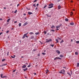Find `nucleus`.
I'll return each mask as SVG.
<instances>
[{
    "mask_svg": "<svg viewBox=\"0 0 79 79\" xmlns=\"http://www.w3.org/2000/svg\"><path fill=\"white\" fill-rule=\"evenodd\" d=\"M28 15H32V14H33V13L32 12H28Z\"/></svg>",
    "mask_w": 79,
    "mask_h": 79,
    "instance_id": "nucleus-10",
    "label": "nucleus"
},
{
    "mask_svg": "<svg viewBox=\"0 0 79 79\" xmlns=\"http://www.w3.org/2000/svg\"><path fill=\"white\" fill-rule=\"evenodd\" d=\"M59 73L61 74H64L65 73V70L64 69H62L60 70V72H59Z\"/></svg>",
    "mask_w": 79,
    "mask_h": 79,
    "instance_id": "nucleus-1",
    "label": "nucleus"
},
{
    "mask_svg": "<svg viewBox=\"0 0 79 79\" xmlns=\"http://www.w3.org/2000/svg\"><path fill=\"white\" fill-rule=\"evenodd\" d=\"M37 56H40V54H38Z\"/></svg>",
    "mask_w": 79,
    "mask_h": 79,
    "instance_id": "nucleus-51",
    "label": "nucleus"
},
{
    "mask_svg": "<svg viewBox=\"0 0 79 79\" xmlns=\"http://www.w3.org/2000/svg\"><path fill=\"white\" fill-rule=\"evenodd\" d=\"M56 28H59L60 27H59V26H56Z\"/></svg>",
    "mask_w": 79,
    "mask_h": 79,
    "instance_id": "nucleus-43",
    "label": "nucleus"
},
{
    "mask_svg": "<svg viewBox=\"0 0 79 79\" xmlns=\"http://www.w3.org/2000/svg\"><path fill=\"white\" fill-rule=\"evenodd\" d=\"M47 5H45L44 6V8H46V7H47Z\"/></svg>",
    "mask_w": 79,
    "mask_h": 79,
    "instance_id": "nucleus-29",
    "label": "nucleus"
},
{
    "mask_svg": "<svg viewBox=\"0 0 79 79\" xmlns=\"http://www.w3.org/2000/svg\"><path fill=\"white\" fill-rule=\"evenodd\" d=\"M23 70L24 71H27V68H26V69H23Z\"/></svg>",
    "mask_w": 79,
    "mask_h": 79,
    "instance_id": "nucleus-16",
    "label": "nucleus"
},
{
    "mask_svg": "<svg viewBox=\"0 0 79 79\" xmlns=\"http://www.w3.org/2000/svg\"><path fill=\"white\" fill-rule=\"evenodd\" d=\"M34 36H31L30 37V39H34Z\"/></svg>",
    "mask_w": 79,
    "mask_h": 79,
    "instance_id": "nucleus-13",
    "label": "nucleus"
},
{
    "mask_svg": "<svg viewBox=\"0 0 79 79\" xmlns=\"http://www.w3.org/2000/svg\"><path fill=\"white\" fill-rule=\"evenodd\" d=\"M60 58H63V56L62 55H60Z\"/></svg>",
    "mask_w": 79,
    "mask_h": 79,
    "instance_id": "nucleus-18",
    "label": "nucleus"
},
{
    "mask_svg": "<svg viewBox=\"0 0 79 79\" xmlns=\"http://www.w3.org/2000/svg\"><path fill=\"white\" fill-rule=\"evenodd\" d=\"M39 4H37V6H39Z\"/></svg>",
    "mask_w": 79,
    "mask_h": 79,
    "instance_id": "nucleus-64",
    "label": "nucleus"
},
{
    "mask_svg": "<svg viewBox=\"0 0 79 79\" xmlns=\"http://www.w3.org/2000/svg\"><path fill=\"white\" fill-rule=\"evenodd\" d=\"M26 9H27L28 10H30V9H29V8L28 9V8H27V7H26Z\"/></svg>",
    "mask_w": 79,
    "mask_h": 79,
    "instance_id": "nucleus-46",
    "label": "nucleus"
},
{
    "mask_svg": "<svg viewBox=\"0 0 79 79\" xmlns=\"http://www.w3.org/2000/svg\"><path fill=\"white\" fill-rule=\"evenodd\" d=\"M62 42H64V41L63 40H62L60 42V44L62 43Z\"/></svg>",
    "mask_w": 79,
    "mask_h": 79,
    "instance_id": "nucleus-28",
    "label": "nucleus"
},
{
    "mask_svg": "<svg viewBox=\"0 0 79 79\" xmlns=\"http://www.w3.org/2000/svg\"><path fill=\"white\" fill-rule=\"evenodd\" d=\"M76 43L77 44H79V41H76Z\"/></svg>",
    "mask_w": 79,
    "mask_h": 79,
    "instance_id": "nucleus-33",
    "label": "nucleus"
},
{
    "mask_svg": "<svg viewBox=\"0 0 79 79\" xmlns=\"http://www.w3.org/2000/svg\"><path fill=\"white\" fill-rule=\"evenodd\" d=\"M3 74H1V78H5V77H7V76H3Z\"/></svg>",
    "mask_w": 79,
    "mask_h": 79,
    "instance_id": "nucleus-4",
    "label": "nucleus"
},
{
    "mask_svg": "<svg viewBox=\"0 0 79 79\" xmlns=\"http://www.w3.org/2000/svg\"><path fill=\"white\" fill-rule=\"evenodd\" d=\"M65 20L66 21H68V19L66 18L65 19Z\"/></svg>",
    "mask_w": 79,
    "mask_h": 79,
    "instance_id": "nucleus-23",
    "label": "nucleus"
},
{
    "mask_svg": "<svg viewBox=\"0 0 79 79\" xmlns=\"http://www.w3.org/2000/svg\"><path fill=\"white\" fill-rule=\"evenodd\" d=\"M9 32H10V31H6V33L7 34H8V33Z\"/></svg>",
    "mask_w": 79,
    "mask_h": 79,
    "instance_id": "nucleus-34",
    "label": "nucleus"
},
{
    "mask_svg": "<svg viewBox=\"0 0 79 79\" xmlns=\"http://www.w3.org/2000/svg\"><path fill=\"white\" fill-rule=\"evenodd\" d=\"M17 12V10H16L15 12H14V13H16Z\"/></svg>",
    "mask_w": 79,
    "mask_h": 79,
    "instance_id": "nucleus-39",
    "label": "nucleus"
},
{
    "mask_svg": "<svg viewBox=\"0 0 79 79\" xmlns=\"http://www.w3.org/2000/svg\"><path fill=\"white\" fill-rule=\"evenodd\" d=\"M25 37H27V38H28V36H27V35H26L25 36Z\"/></svg>",
    "mask_w": 79,
    "mask_h": 79,
    "instance_id": "nucleus-54",
    "label": "nucleus"
},
{
    "mask_svg": "<svg viewBox=\"0 0 79 79\" xmlns=\"http://www.w3.org/2000/svg\"><path fill=\"white\" fill-rule=\"evenodd\" d=\"M50 46H51L52 47H54V44H50Z\"/></svg>",
    "mask_w": 79,
    "mask_h": 79,
    "instance_id": "nucleus-21",
    "label": "nucleus"
},
{
    "mask_svg": "<svg viewBox=\"0 0 79 79\" xmlns=\"http://www.w3.org/2000/svg\"><path fill=\"white\" fill-rule=\"evenodd\" d=\"M56 52L57 53H58V54H60V52L58 50H56Z\"/></svg>",
    "mask_w": 79,
    "mask_h": 79,
    "instance_id": "nucleus-7",
    "label": "nucleus"
},
{
    "mask_svg": "<svg viewBox=\"0 0 79 79\" xmlns=\"http://www.w3.org/2000/svg\"><path fill=\"white\" fill-rule=\"evenodd\" d=\"M11 20V19H8L7 20V22L8 23V22H9L10 21V20Z\"/></svg>",
    "mask_w": 79,
    "mask_h": 79,
    "instance_id": "nucleus-14",
    "label": "nucleus"
},
{
    "mask_svg": "<svg viewBox=\"0 0 79 79\" xmlns=\"http://www.w3.org/2000/svg\"><path fill=\"white\" fill-rule=\"evenodd\" d=\"M19 27H21V23H19Z\"/></svg>",
    "mask_w": 79,
    "mask_h": 79,
    "instance_id": "nucleus-19",
    "label": "nucleus"
},
{
    "mask_svg": "<svg viewBox=\"0 0 79 79\" xmlns=\"http://www.w3.org/2000/svg\"><path fill=\"white\" fill-rule=\"evenodd\" d=\"M56 59H59V60H61V58H60L59 57H56L54 59V60H56Z\"/></svg>",
    "mask_w": 79,
    "mask_h": 79,
    "instance_id": "nucleus-5",
    "label": "nucleus"
},
{
    "mask_svg": "<svg viewBox=\"0 0 79 79\" xmlns=\"http://www.w3.org/2000/svg\"><path fill=\"white\" fill-rule=\"evenodd\" d=\"M29 34L30 35H32L34 34V33H33L32 32H30L29 33Z\"/></svg>",
    "mask_w": 79,
    "mask_h": 79,
    "instance_id": "nucleus-15",
    "label": "nucleus"
},
{
    "mask_svg": "<svg viewBox=\"0 0 79 79\" xmlns=\"http://www.w3.org/2000/svg\"><path fill=\"white\" fill-rule=\"evenodd\" d=\"M26 36V35H25L24 34L23 35V39H24V38H25V37Z\"/></svg>",
    "mask_w": 79,
    "mask_h": 79,
    "instance_id": "nucleus-24",
    "label": "nucleus"
},
{
    "mask_svg": "<svg viewBox=\"0 0 79 79\" xmlns=\"http://www.w3.org/2000/svg\"><path fill=\"white\" fill-rule=\"evenodd\" d=\"M37 7H36V8H35V10H37Z\"/></svg>",
    "mask_w": 79,
    "mask_h": 79,
    "instance_id": "nucleus-58",
    "label": "nucleus"
},
{
    "mask_svg": "<svg viewBox=\"0 0 79 79\" xmlns=\"http://www.w3.org/2000/svg\"><path fill=\"white\" fill-rule=\"evenodd\" d=\"M58 10H60V9H61V6L60 5H59L58 6Z\"/></svg>",
    "mask_w": 79,
    "mask_h": 79,
    "instance_id": "nucleus-9",
    "label": "nucleus"
},
{
    "mask_svg": "<svg viewBox=\"0 0 79 79\" xmlns=\"http://www.w3.org/2000/svg\"><path fill=\"white\" fill-rule=\"evenodd\" d=\"M28 23H27V22H26L24 24L23 26H26V25H27Z\"/></svg>",
    "mask_w": 79,
    "mask_h": 79,
    "instance_id": "nucleus-6",
    "label": "nucleus"
},
{
    "mask_svg": "<svg viewBox=\"0 0 79 79\" xmlns=\"http://www.w3.org/2000/svg\"><path fill=\"white\" fill-rule=\"evenodd\" d=\"M53 4L52 3H51L50 4H49L48 6H49L48 7V8H53Z\"/></svg>",
    "mask_w": 79,
    "mask_h": 79,
    "instance_id": "nucleus-2",
    "label": "nucleus"
},
{
    "mask_svg": "<svg viewBox=\"0 0 79 79\" xmlns=\"http://www.w3.org/2000/svg\"><path fill=\"white\" fill-rule=\"evenodd\" d=\"M70 25H71L72 26H73L74 24V23H73V22H72L69 23Z\"/></svg>",
    "mask_w": 79,
    "mask_h": 79,
    "instance_id": "nucleus-8",
    "label": "nucleus"
},
{
    "mask_svg": "<svg viewBox=\"0 0 79 79\" xmlns=\"http://www.w3.org/2000/svg\"><path fill=\"white\" fill-rule=\"evenodd\" d=\"M16 71V70H13V72H15Z\"/></svg>",
    "mask_w": 79,
    "mask_h": 79,
    "instance_id": "nucleus-59",
    "label": "nucleus"
},
{
    "mask_svg": "<svg viewBox=\"0 0 79 79\" xmlns=\"http://www.w3.org/2000/svg\"><path fill=\"white\" fill-rule=\"evenodd\" d=\"M75 55H78V52H75Z\"/></svg>",
    "mask_w": 79,
    "mask_h": 79,
    "instance_id": "nucleus-27",
    "label": "nucleus"
},
{
    "mask_svg": "<svg viewBox=\"0 0 79 79\" xmlns=\"http://www.w3.org/2000/svg\"><path fill=\"white\" fill-rule=\"evenodd\" d=\"M28 68H29V67H31V65L29 64L27 66Z\"/></svg>",
    "mask_w": 79,
    "mask_h": 79,
    "instance_id": "nucleus-36",
    "label": "nucleus"
},
{
    "mask_svg": "<svg viewBox=\"0 0 79 79\" xmlns=\"http://www.w3.org/2000/svg\"><path fill=\"white\" fill-rule=\"evenodd\" d=\"M11 57L12 58H15V57L13 56H11Z\"/></svg>",
    "mask_w": 79,
    "mask_h": 79,
    "instance_id": "nucleus-45",
    "label": "nucleus"
},
{
    "mask_svg": "<svg viewBox=\"0 0 79 79\" xmlns=\"http://www.w3.org/2000/svg\"><path fill=\"white\" fill-rule=\"evenodd\" d=\"M25 35H27V33H26L25 34H24Z\"/></svg>",
    "mask_w": 79,
    "mask_h": 79,
    "instance_id": "nucleus-49",
    "label": "nucleus"
},
{
    "mask_svg": "<svg viewBox=\"0 0 79 79\" xmlns=\"http://www.w3.org/2000/svg\"><path fill=\"white\" fill-rule=\"evenodd\" d=\"M46 40H47L46 41V43H48L50 42H52V39H51L48 40V39H46Z\"/></svg>",
    "mask_w": 79,
    "mask_h": 79,
    "instance_id": "nucleus-3",
    "label": "nucleus"
},
{
    "mask_svg": "<svg viewBox=\"0 0 79 79\" xmlns=\"http://www.w3.org/2000/svg\"><path fill=\"white\" fill-rule=\"evenodd\" d=\"M51 31H52V32H55V30H51Z\"/></svg>",
    "mask_w": 79,
    "mask_h": 79,
    "instance_id": "nucleus-40",
    "label": "nucleus"
},
{
    "mask_svg": "<svg viewBox=\"0 0 79 79\" xmlns=\"http://www.w3.org/2000/svg\"><path fill=\"white\" fill-rule=\"evenodd\" d=\"M5 60H6L5 59H2V61H5Z\"/></svg>",
    "mask_w": 79,
    "mask_h": 79,
    "instance_id": "nucleus-32",
    "label": "nucleus"
},
{
    "mask_svg": "<svg viewBox=\"0 0 79 79\" xmlns=\"http://www.w3.org/2000/svg\"><path fill=\"white\" fill-rule=\"evenodd\" d=\"M3 19H2V18H0V21H2V20Z\"/></svg>",
    "mask_w": 79,
    "mask_h": 79,
    "instance_id": "nucleus-57",
    "label": "nucleus"
},
{
    "mask_svg": "<svg viewBox=\"0 0 79 79\" xmlns=\"http://www.w3.org/2000/svg\"><path fill=\"white\" fill-rule=\"evenodd\" d=\"M44 34H47V32L45 31H44Z\"/></svg>",
    "mask_w": 79,
    "mask_h": 79,
    "instance_id": "nucleus-31",
    "label": "nucleus"
},
{
    "mask_svg": "<svg viewBox=\"0 0 79 79\" xmlns=\"http://www.w3.org/2000/svg\"><path fill=\"white\" fill-rule=\"evenodd\" d=\"M37 2V0H35L34 1V2Z\"/></svg>",
    "mask_w": 79,
    "mask_h": 79,
    "instance_id": "nucleus-55",
    "label": "nucleus"
},
{
    "mask_svg": "<svg viewBox=\"0 0 79 79\" xmlns=\"http://www.w3.org/2000/svg\"><path fill=\"white\" fill-rule=\"evenodd\" d=\"M42 54L43 55H46V53L43 52L42 53Z\"/></svg>",
    "mask_w": 79,
    "mask_h": 79,
    "instance_id": "nucleus-25",
    "label": "nucleus"
},
{
    "mask_svg": "<svg viewBox=\"0 0 79 79\" xmlns=\"http://www.w3.org/2000/svg\"><path fill=\"white\" fill-rule=\"evenodd\" d=\"M56 30H57V31H59V29H58V28H56Z\"/></svg>",
    "mask_w": 79,
    "mask_h": 79,
    "instance_id": "nucleus-53",
    "label": "nucleus"
},
{
    "mask_svg": "<svg viewBox=\"0 0 79 79\" xmlns=\"http://www.w3.org/2000/svg\"><path fill=\"white\" fill-rule=\"evenodd\" d=\"M57 38H58V39H59V40H61V38H60L58 37Z\"/></svg>",
    "mask_w": 79,
    "mask_h": 79,
    "instance_id": "nucleus-38",
    "label": "nucleus"
},
{
    "mask_svg": "<svg viewBox=\"0 0 79 79\" xmlns=\"http://www.w3.org/2000/svg\"><path fill=\"white\" fill-rule=\"evenodd\" d=\"M77 67H79V63H77Z\"/></svg>",
    "mask_w": 79,
    "mask_h": 79,
    "instance_id": "nucleus-30",
    "label": "nucleus"
},
{
    "mask_svg": "<svg viewBox=\"0 0 79 79\" xmlns=\"http://www.w3.org/2000/svg\"><path fill=\"white\" fill-rule=\"evenodd\" d=\"M67 74H69V76H71V75L69 73H67Z\"/></svg>",
    "mask_w": 79,
    "mask_h": 79,
    "instance_id": "nucleus-26",
    "label": "nucleus"
},
{
    "mask_svg": "<svg viewBox=\"0 0 79 79\" xmlns=\"http://www.w3.org/2000/svg\"><path fill=\"white\" fill-rule=\"evenodd\" d=\"M48 72H49V70H48V69H47L46 74H47V73H48Z\"/></svg>",
    "mask_w": 79,
    "mask_h": 79,
    "instance_id": "nucleus-20",
    "label": "nucleus"
},
{
    "mask_svg": "<svg viewBox=\"0 0 79 79\" xmlns=\"http://www.w3.org/2000/svg\"><path fill=\"white\" fill-rule=\"evenodd\" d=\"M23 15H24V16H26V14H23Z\"/></svg>",
    "mask_w": 79,
    "mask_h": 79,
    "instance_id": "nucleus-56",
    "label": "nucleus"
},
{
    "mask_svg": "<svg viewBox=\"0 0 79 79\" xmlns=\"http://www.w3.org/2000/svg\"><path fill=\"white\" fill-rule=\"evenodd\" d=\"M73 12H71V13H70V15H73Z\"/></svg>",
    "mask_w": 79,
    "mask_h": 79,
    "instance_id": "nucleus-37",
    "label": "nucleus"
},
{
    "mask_svg": "<svg viewBox=\"0 0 79 79\" xmlns=\"http://www.w3.org/2000/svg\"><path fill=\"white\" fill-rule=\"evenodd\" d=\"M27 66L25 65H23L22 66V68H25Z\"/></svg>",
    "mask_w": 79,
    "mask_h": 79,
    "instance_id": "nucleus-11",
    "label": "nucleus"
},
{
    "mask_svg": "<svg viewBox=\"0 0 79 79\" xmlns=\"http://www.w3.org/2000/svg\"><path fill=\"white\" fill-rule=\"evenodd\" d=\"M2 34H3V32L0 33V35H1Z\"/></svg>",
    "mask_w": 79,
    "mask_h": 79,
    "instance_id": "nucleus-47",
    "label": "nucleus"
},
{
    "mask_svg": "<svg viewBox=\"0 0 79 79\" xmlns=\"http://www.w3.org/2000/svg\"><path fill=\"white\" fill-rule=\"evenodd\" d=\"M56 43H58L59 41H58V40L57 39H56Z\"/></svg>",
    "mask_w": 79,
    "mask_h": 79,
    "instance_id": "nucleus-17",
    "label": "nucleus"
},
{
    "mask_svg": "<svg viewBox=\"0 0 79 79\" xmlns=\"http://www.w3.org/2000/svg\"><path fill=\"white\" fill-rule=\"evenodd\" d=\"M35 51H36V50H35V49H34L33 50V52H35Z\"/></svg>",
    "mask_w": 79,
    "mask_h": 79,
    "instance_id": "nucleus-41",
    "label": "nucleus"
},
{
    "mask_svg": "<svg viewBox=\"0 0 79 79\" xmlns=\"http://www.w3.org/2000/svg\"><path fill=\"white\" fill-rule=\"evenodd\" d=\"M34 74L35 75H36V74H37L36 73H34Z\"/></svg>",
    "mask_w": 79,
    "mask_h": 79,
    "instance_id": "nucleus-63",
    "label": "nucleus"
},
{
    "mask_svg": "<svg viewBox=\"0 0 79 79\" xmlns=\"http://www.w3.org/2000/svg\"><path fill=\"white\" fill-rule=\"evenodd\" d=\"M55 27L54 25H52V27H51V28L52 29H53V28H55Z\"/></svg>",
    "mask_w": 79,
    "mask_h": 79,
    "instance_id": "nucleus-12",
    "label": "nucleus"
},
{
    "mask_svg": "<svg viewBox=\"0 0 79 79\" xmlns=\"http://www.w3.org/2000/svg\"><path fill=\"white\" fill-rule=\"evenodd\" d=\"M19 4H18L17 6V7H18V6H19Z\"/></svg>",
    "mask_w": 79,
    "mask_h": 79,
    "instance_id": "nucleus-48",
    "label": "nucleus"
},
{
    "mask_svg": "<svg viewBox=\"0 0 79 79\" xmlns=\"http://www.w3.org/2000/svg\"><path fill=\"white\" fill-rule=\"evenodd\" d=\"M39 32H38L37 33L36 32L35 33V35H39Z\"/></svg>",
    "mask_w": 79,
    "mask_h": 79,
    "instance_id": "nucleus-22",
    "label": "nucleus"
},
{
    "mask_svg": "<svg viewBox=\"0 0 79 79\" xmlns=\"http://www.w3.org/2000/svg\"><path fill=\"white\" fill-rule=\"evenodd\" d=\"M62 26V24H60V25L58 26L60 27L61 26Z\"/></svg>",
    "mask_w": 79,
    "mask_h": 79,
    "instance_id": "nucleus-35",
    "label": "nucleus"
},
{
    "mask_svg": "<svg viewBox=\"0 0 79 79\" xmlns=\"http://www.w3.org/2000/svg\"><path fill=\"white\" fill-rule=\"evenodd\" d=\"M8 53H9V52H7V55H8Z\"/></svg>",
    "mask_w": 79,
    "mask_h": 79,
    "instance_id": "nucleus-62",
    "label": "nucleus"
},
{
    "mask_svg": "<svg viewBox=\"0 0 79 79\" xmlns=\"http://www.w3.org/2000/svg\"><path fill=\"white\" fill-rule=\"evenodd\" d=\"M17 23V21H15V22H14V23Z\"/></svg>",
    "mask_w": 79,
    "mask_h": 79,
    "instance_id": "nucleus-60",
    "label": "nucleus"
},
{
    "mask_svg": "<svg viewBox=\"0 0 79 79\" xmlns=\"http://www.w3.org/2000/svg\"><path fill=\"white\" fill-rule=\"evenodd\" d=\"M63 68H64V69H66V67H63Z\"/></svg>",
    "mask_w": 79,
    "mask_h": 79,
    "instance_id": "nucleus-61",
    "label": "nucleus"
},
{
    "mask_svg": "<svg viewBox=\"0 0 79 79\" xmlns=\"http://www.w3.org/2000/svg\"><path fill=\"white\" fill-rule=\"evenodd\" d=\"M61 1L60 0H59L57 1V2H60Z\"/></svg>",
    "mask_w": 79,
    "mask_h": 79,
    "instance_id": "nucleus-52",
    "label": "nucleus"
},
{
    "mask_svg": "<svg viewBox=\"0 0 79 79\" xmlns=\"http://www.w3.org/2000/svg\"><path fill=\"white\" fill-rule=\"evenodd\" d=\"M7 64H3V66H5Z\"/></svg>",
    "mask_w": 79,
    "mask_h": 79,
    "instance_id": "nucleus-42",
    "label": "nucleus"
},
{
    "mask_svg": "<svg viewBox=\"0 0 79 79\" xmlns=\"http://www.w3.org/2000/svg\"><path fill=\"white\" fill-rule=\"evenodd\" d=\"M2 66H4L3 65V64L2 65H0V67H2Z\"/></svg>",
    "mask_w": 79,
    "mask_h": 79,
    "instance_id": "nucleus-44",
    "label": "nucleus"
},
{
    "mask_svg": "<svg viewBox=\"0 0 79 79\" xmlns=\"http://www.w3.org/2000/svg\"><path fill=\"white\" fill-rule=\"evenodd\" d=\"M33 6H35V4H33Z\"/></svg>",
    "mask_w": 79,
    "mask_h": 79,
    "instance_id": "nucleus-50",
    "label": "nucleus"
}]
</instances>
